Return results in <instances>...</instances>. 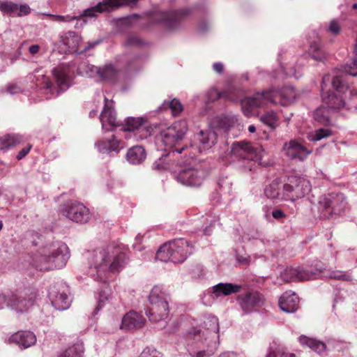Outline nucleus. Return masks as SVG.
Segmentation results:
<instances>
[{
  "label": "nucleus",
  "mask_w": 357,
  "mask_h": 357,
  "mask_svg": "<svg viewBox=\"0 0 357 357\" xmlns=\"http://www.w3.org/2000/svg\"><path fill=\"white\" fill-rule=\"evenodd\" d=\"M26 247L35 250L29 252L24 261L29 268L46 272L63 268L70 258L67 245L61 241H46L43 236L34 230H29L22 240Z\"/></svg>",
  "instance_id": "f257e3e1"
},
{
  "label": "nucleus",
  "mask_w": 357,
  "mask_h": 357,
  "mask_svg": "<svg viewBox=\"0 0 357 357\" xmlns=\"http://www.w3.org/2000/svg\"><path fill=\"white\" fill-rule=\"evenodd\" d=\"M219 321L212 315L205 317L203 325L186 331L178 342V349H183L190 357H211L219 344Z\"/></svg>",
  "instance_id": "f03ea898"
},
{
  "label": "nucleus",
  "mask_w": 357,
  "mask_h": 357,
  "mask_svg": "<svg viewBox=\"0 0 357 357\" xmlns=\"http://www.w3.org/2000/svg\"><path fill=\"white\" fill-rule=\"evenodd\" d=\"M87 274L94 280L105 282L107 272H119L128 263L127 249L112 243L86 252Z\"/></svg>",
  "instance_id": "7ed1b4c3"
},
{
  "label": "nucleus",
  "mask_w": 357,
  "mask_h": 357,
  "mask_svg": "<svg viewBox=\"0 0 357 357\" xmlns=\"http://www.w3.org/2000/svg\"><path fill=\"white\" fill-rule=\"evenodd\" d=\"M82 66H77L75 62L61 63L52 69V75L56 82L54 84L50 77L35 72L30 76L38 93L45 99H51L66 91L72 85L75 74L83 75Z\"/></svg>",
  "instance_id": "20e7f679"
},
{
  "label": "nucleus",
  "mask_w": 357,
  "mask_h": 357,
  "mask_svg": "<svg viewBox=\"0 0 357 357\" xmlns=\"http://www.w3.org/2000/svg\"><path fill=\"white\" fill-rule=\"evenodd\" d=\"M320 91L323 102L329 107L357 110V90H349L341 76L325 75L321 80Z\"/></svg>",
  "instance_id": "39448f33"
},
{
  "label": "nucleus",
  "mask_w": 357,
  "mask_h": 357,
  "mask_svg": "<svg viewBox=\"0 0 357 357\" xmlns=\"http://www.w3.org/2000/svg\"><path fill=\"white\" fill-rule=\"evenodd\" d=\"M297 93L291 86H284L280 90L273 88L262 91H257L253 95L241 100V106L243 114L251 116L254 109L264 107L268 103L287 106L296 101Z\"/></svg>",
  "instance_id": "423d86ee"
},
{
  "label": "nucleus",
  "mask_w": 357,
  "mask_h": 357,
  "mask_svg": "<svg viewBox=\"0 0 357 357\" xmlns=\"http://www.w3.org/2000/svg\"><path fill=\"white\" fill-rule=\"evenodd\" d=\"M188 130L185 120L175 121L170 126L162 130L160 133V139L165 146V151H172L176 154H183L184 157L193 158L195 154L192 153L194 146L188 145L183 142Z\"/></svg>",
  "instance_id": "0eeeda50"
},
{
  "label": "nucleus",
  "mask_w": 357,
  "mask_h": 357,
  "mask_svg": "<svg viewBox=\"0 0 357 357\" xmlns=\"http://www.w3.org/2000/svg\"><path fill=\"white\" fill-rule=\"evenodd\" d=\"M150 307L146 310V315L151 322H162L165 328L169 317L171 296L160 285H155L148 296Z\"/></svg>",
  "instance_id": "6e6552de"
},
{
  "label": "nucleus",
  "mask_w": 357,
  "mask_h": 357,
  "mask_svg": "<svg viewBox=\"0 0 357 357\" xmlns=\"http://www.w3.org/2000/svg\"><path fill=\"white\" fill-rule=\"evenodd\" d=\"M192 252V243L187 239L181 238L164 243L157 251L155 257L164 262L183 263Z\"/></svg>",
  "instance_id": "1a4fd4ad"
},
{
  "label": "nucleus",
  "mask_w": 357,
  "mask_h": 357,
  "mask_svg": "<svg viewBox=\"0 0 357 357\" xmlns=\"http://www.w3.org/2000/svg\"><path fill=\"white\" fill-rule=\"evenodd\" d=\"M347 201L344 194L333 192L319 197L317 209L322 218H333L344 213Z\"/></svg>",
  "instance_id": "9d476101"
},
{
  "label": "nucleus",
  "mask_w": 357,
  "mask_h": 357,
  "mask_svg": "<svg viewBox=\"0 0 357 357\" xmlns=\"http://www.w3.org/2000/svg\"><path fill=\"white\" fill-rule=\"evenodd\" d=\"M38 291L32 287L19 289L7 294V306L17 313H24L33 305Z\"/></svg>",
  "instance_id": "9b49d317"
},
{
  "label": "nucleus",
  "mask_w": 357,
  "mask_h": 357,
  "mask_svg": "<svg viewBox=\"0 0 357 357\" xmlns=\"http://www.w3.org/2000/svg\"><path fill=\"white\" fill-rule=\"evenodd\" d=\"M121 131L125 133L126 139L139 141L151 136L153 128L148 124L146 117L128 116L121 123Z\"/></svg>",
  "instance_id": "f8f14e48"
},
{
  "label": "nucleus",
  "mask_w": 357,
  "mask_h": 357,
  "mask_svg": "<svg viewBox=\"0 0 357 357\" xmlns=\"http://www.w3.org/2000/svg\"><path fill=\"white\" fill-rule=\"evenodd\" d=\"M263 151L259 148H254L250 144L244 142L234 143L231 153L245 164V171H252L256 162L261 163L263 158Z\"/></svg>",
  "instance_id": "ddd939ff"
},
{
  "label": "nucleus",
  "mask_w": 357,
  "mask_h": 357,
  "mask_svg": "<svg viewBox=\"0 0 357 357\" xmlns=\"http://www.w3.org/2000/svg\"><path fill=\"white\" fill-rule=\"evenodd\" d=\"M206 176L204 169L195 168L189 164H177L174 170V179L186 186L198 187L202 185Z\"/></svg>",
  "instance_id": "4468645a"
},
{
  "label": "nucleus",
  "mask_w": 357,
  "mask_h": 357,
  "mask_svg": "<svg viewBox=\"0 0 357 357\" xmlns=\"http://www.w3.org/2000/svg\"><path fill=\"white\" fill-rule=\"evenodd\" d=\"M312 189L309 180L303 176H291L283 185V199L284 201L295 202L307 195Z\"/></svg>",
  "instance_id": "2eb2a0df"
},
{
  "label": "nucleus",
  "mask_w": 357,
  "mask_h": 357,
  "mask_svg": "<svg viewBox=\"0 0 357 357\" xmlns=\"http://www.w3.org/2000/svg\"><path fill=\"white\" fill-rule=\"evenodd\" d=\"M190 13L188 8H183L179 10H154L149 16L152 23L161 24L167 29L177 28L182 18Z\"/></svg>",
  "instance_id": "dca6fc26"
},
{
  "label": "nucleus",
  "mask_w": 357,
  "mask_h": 357,
  "mask_svg": "<svg viewBox=\"0 0 357 357\" xmlns=\"http://www.w3.org/2000/svg\"><path fill=\"white\" fill-rule=\"evenodd\" d=\"M298 340L303 346L310 348L311 350L319 354H321L326 350L344 351L349 347V344L348 342L333 338L328 339L326 342H324L314 338L301 335L299 337Z\"/></svg>",
  "instance_id": "f3484780"
},
{
  "label": "nucleus",
  "mask_w": 357,
  "mask_h": 357,
  "mask_svg": "<svg viewBox=\"0 0 357 357\" xmlns=\"http://www.w3.org/2000/svg\"><path fill=\"white\" fill-rule=\"evenodd\" d=\"M61 213L68 219L79 224H85L91 218L89 209L82 203L75 200L65 203L62 206Z\"/></svg>",
  "instance_id": "a211bd4d"
},
{
  "label": "nucleus",
  "mask_w": 357,
  "mask_h": 357,
  "mask_svg": "<svg viewBox=\"0 0 357 357\" xmlns=\"http://www.w3.org/2000/svg\"><path fill=\"white\" fill-rule=\"evenodd\" d=\"M68 291V287L63 282L55 283L50 287L48 297L56 310H65L70 306L71 299Z\"/></svg>",
  "instance_id": "6ab92c4d"
},
{
  "label": "nucleus",
  "mask_w": 357,
  "mask_h": 357,
  "mask_svg": "<svg viewBox=\"0 0 357 357\" xmlns=\"http://www.w3.org/2000/svg\"><path fill=\"white\" fill-rule=\"evenodd\" d=\"M126 146V142L114 134L110 137L100 139L95 142V147L100 153L109 156L116 155Z\"/></svg>",
  "instance_id": "aec40b11"
},
{
  "label": "nucleus",
  "mask_w": 357,
  "mask_h": 357,
  "mask_svg": "<svg viewBox=\"0 0 357 357\" xmlns=\"http://www.w3.org/2000/svg\"><path fill=\"white\" fill-rule=\"evenodd\" d=\"M241 286L232 283L220 282L204 293L202 302L206 305H211L215 298L226 296L238 292Z\"/></svg>",
  "instance_id": "412c9836"
},
{
  "label": "nucleus",
  "mask_w": 357,
  "mask_h": 357,
  "mask_svg": "<svg viewBox=\"0 0 357 357\" xmlns=\"http://www.w3.org/2000/svg\"><path fill=\"white\" fill-rule=\"evenodd\" d=\"M86 73L89 77L98 76L100 81L110 83L115 82L119 75V71L117 67L112 64H107L102 67H98L93 65H84Z\"/></svg>",
  "instance_id": "4be33fe9"
},
{
  "label": "nucleus",
  "mask_w": 357,
  "mask_h": 357,
  "mask_svg": "<svg viewBox=\"0 0 357 357\" xmlns=\"http://www.w3.org/2000/svg\"><path fill=\"white\" fill-rule=\"evenodd\" d=\"M104 100L105 105L99 118L102 130L111 131L114 128L121 127V123L116 119V113L113 107V101L109 100L106 97Z\"/></svg>",
  "instance_id": "5701e85b"
},
{
  "label": "nucleus",
  "mask_w": 357,
  "mask_h": 357,
  "mask_svg": "<svg viewBox=\"0 0 357 357\" xmlns=\"http://www.w3.org/2000/svg\"><path fill=\"white\" fill-rule=\"evenodd\" d=\"M281 279L286 282H302L317 278V273L300 267H287L280 274Z\"/></svg>",
  "instance_id": "b1692460"
},
{
  "label": "nucleus",
  "mask_w": 357,
  "mask_h": 357,
  "mask_svg": "<svg viewBox=\"0 0 357 357\" xmlns=\"http://www.w3.org/2000/svg\"><path fill=\"white\" fill-rule=\"evenodd\" d=\"M291 53L287 51L281 50L278 53V60L280 66V71L278 73H275V77L283 78L284 77H294L296 79H298L302 75V68L298 66L297 69L294 66L290 65L289 63H286L287 59L291 56Z\"/></svg>",
  "instance_id": "393cba45"
},
{
  "label": "nucleus",
  "mask_w": 357,
  "mask_h": 357,
  "mask_svg": "<svg viewBox=\"0 0 357 357\" xmlns=\"http://www.w3.org/2000/svg\"><path fill=\"white\" fill-rule=\"evenodd\" d=\"M242 241L248 243L252 248L259 252L270 250L271 241L259 231L246 233L242 236Z\"/></svg>",
  "instance_id": "a878e982"
},
{
  "label": "nucleus",
  "mask_w": 357,
  "mask_h": 357,
  "mask_svg": "<svg viewBox=\"0 0 357 357\" xmlns=\"http://www.w3.org/2000/svg\"><path fill=\"white\" fill-rule=\"evenodd\" d=\"M284 149L289 158L299 161L305 160L312 153L311 149H307L304 145L295 139L286 142Z\"/></svg>",
  "instance_id": "bb28decb"
},
{
  "label": "nucleus",
  "mask_w": 357,
  "mask_h": 357,
  "mask_svg": "<svg viewBox=\"0 0 357 357\" xmlns=\"http://www.w3.org/2000/svg\"><path fill=\"white\" fill-rule=\"evenodd\" d=\"M196 140L197 142V146H194L192 153H195L194 150L195 149H197L199 153L207 151L216 143V131L211 129L200 130L196 136Z\"/></svg>",
  "instance_id": "cd10ccee"
},
{
  "label": "nucleus",
  "mask_w": 357,
  "mask_h": 357,
  "mask_svg": "<svg viewBox=\"0 0 357 357\" xmlns=\"http://www.w3.org/2000/svg\"><path fill=\"white\" fill-rule=\"evenodd\" d=\"M205 96L208 102H213L219 98H222L229 102H236L240 99L241 91L230 86L225 91L220 92L216 89L211 88L206 93Z\"/></svg>",
  "instance_id": "c85d7f7f"
},
{
  "label": "nucleus",
  "mask_w": 357,
  "mask_h": 357,
  "mask_svg": "<svg viewBox=\"0 0 357 357\" xmlns=\"http://www.w3.org/2000/svg\"><path fill=\"white\" fill-rule=\"evenodd\" d=\"M36 335L30 331H20L13 334L9 342L15 343L22 349H27L36 342Z\"/></svg>",
  "instance_id": "c756f323"
},
{
  "label": "nucleus",
  "mask_w": 357,
  "mask_h": 357,
  "mask_svg": "<svg viewBox=\"0 0 357 357\" xmlns=\"http://www.w3.org/2000/svg\"><path fill=\"white\" fill-rule=\"evenodd\" d=\"M243 310L248 313L255 307H261L264 303L263 296L258 292H250L238 299Z\"/></svg>",
  "instance_id": "7c9ffc66"
},
{
  "label": "nucleus",
  "mask_w": 357,
  "mask_h": 357,
  "mask_svg": "<svg viewBox=\"0 0 357 357\" xmlns=\"http://www.w3.org/2000/svg\"><path fill=\"white\" fill-rule=\"evenodd\" d=\"M175 154L172 151H165L153 162V169L160 172L169 171L174 175V170L176 169L178 164L173 161Z\"/></svg>",
  "instance_id": "2f4dec72"
},
{
  "label": "nucleus",
  "mask_w": 357,
  "mask_h": 357,
  "mask_svg": "<svg viewBox=\"0 0 357 357\" xmlns=\"http://www.w3.org/2000/svg\"><path fill=\"white\" fill-rule=\"evenodd\" d=\"M145 321L142 314L130 311L123 317L121 328L126 330L141 328L144 326Z\"/></svg>",
  "instance_id": "473e14b6"
},
{
  "label": "nucleus",
  "mask_w": 357,
  "mask_h": 357,
  "mask_svg": "<svg viewBox=\"0 0 357 357\" xmlns=\"http://www.w3.org/2000/svg\"><path fill=\"white\" fill-rule=\"evenodd\" d=\"M279 305L282 311L293 313L298 308L299 298L294 292L285 291L280 298Z\"/></svg>",
  "instance_id": "72a5a7b5"
},
{
  "label": "nucleus",
  "mask_w": 357,
  "mask_h": 357,
  "mask_svg": "<svg viewBox=\"0 0 357 357\" xmlns=\"http://www.w3.org/2000/svg\"><path fill=\"white\" fill-rule=\"evenodd\" d=\"M238 119L235 115L228 114L215 117L212 121L213 127L217 130L227 132L231 128L237 123Z\"/></svg>",
  "instance_id": "f704fd0d"
},
{
  "label": "nucleus",
  "mask_w": 357,
  "mask_h": 357,
  "mask_svg": "<svg viewBox=\"0 0 357 357\" xmlns=\"http://www.w3.org/2000/svg\"><path fill=\"white\" fill-rule=\"evenodd\" d=\"M264 195L270 199L276 201H284L283 199V187L278 180H274L268 185H266L264 190Z\"/></svg>",
  "instance_id": "c9c22d12"
},
{
  "label": "nucleus",
  "mask_w": 357,
  "mask_h": 357,
  "mask_svg": "<svg viewBox=\"0 0 357 357\" xmlns=\"http://www.w3.org/2000/svg\"><path fill=\"white\" fill-rule=\"evenodd\" d=\"M146 153L142 146H134L126 153V160L132 165H139L146 159Z\"/></svg>",
  "instance_id": "e433bc0d"
},
{
  "label": "nucleus",
  "mask_w": 357,
  "mask_h": 357,
  "mask_svg": "<svg viewBox=\"0 0 357 357\" xmlns=\"http://www.w3.org/2000/svg\"><path fill=\"white\" fill-rule=\"evenodd\" d=\"M61 43L69 50L77 52L79 51L81 36L75 31H68L61 36Z\"/></svg>",
  "instance_id": "4c0bfd02"
},
{
  "label": "nucleus",
  "mask_w": 357,
  "mask_h": 357,
  "mask_svg": "<svg viewBox=\"0 0 357 357\" xmlns=\"http://www.w3.org/2000/svg\"><path fill=\"white\" fill-rule=\"evenodd\" d=\"M308 54L312 59L317 61H324L327 54L319 39L309 42Z\"/></svg>",
  "instance_id": "58836bf2"
},
{
  "label": "nucleus",
  "mask_w": 357,
  "mask_h": 357,
  "mask_svg": "<svg viewBox=\"0 0 357 357\" xmlns=\"http://www.w3.org/2000/svg\"><path fill=\"white\" fill-rule=\"evenodd\" d=\"M327 105V107L324 106L318 107L313 114V117L315 121L319 123L321 125L328 126L331 123L330 119V110H335V109H332Z\"/></svg>",
  "instance_id": "ea45409f"
},
{
  "label": "nucleus",
  "mask_w": 357,
  "mask_h": 357,
  "mask_svg": "<svg viewBox=\"0 0 357 357\" xmlns=\"http://www.w3.org/2000/svg\"><path fill=\"white\" fill-rule=\"evenodd\" d=\"M279 116L273 110L264 112L259 116V121L271 130H275L279 126Z\"/></svg>",
  "instance_id": "a19ab883"
},
{
  "label": "nucleus",
  "mask_w": 357,
  "mask_h": 357,
  "mask_svg": "<svg viewBox=\"0 0 357 357\" xmlns=\"http://www.w3.org/2000/svg\"><path fill=\"white\" fill-rule=\"evenodd\" d=\"M11 49L15 50L13 52H8L6 50V61H3L6 65H12L18 61L22 55V45H19L17 42L10 44Z\"/></svg>",
  "instance_id": "79ce46f5"
},
{
  "label": "nucleus",
  "mask_w": 357,
  "mask_h": 357,
  "mask_svg": "<svg viewBox=\"0 0 357 357\" xmlns=\"http://www.w3.org/2000/svg\"><path fill=\"white\" fill-rule=\"evenodd\" d=\"M84 353V347L82 342H77L75 344L69 347L57 357H82Z\"/></svg>",
  "instance_id": "37998d69"
},
{
  "label": "nucleus",
  "mask_w": 357,
  "mask_h": 357,
  "mask_svg": "<svg viewBox=\"0 0 357 357\" xmlns=\"http://www.w3.org/2000/svg\"><path fill=\"white\" fill-rule=\"evenodd\" d=\"M266 357H295V354L286 352L284 347L273 342L270 344Z\"/></svg>",
  "instance_id": "c03bdc74"
},
{
  "label": "nucleus",
  "mask_w": 357,
  "mask_h": 357,
  "mask_svg": "<svg viewBox=\"0 0 357 357\" xmlns=\"http://www.w3.org/2000/svg\"><path fill=\"white\" fill-rule=\"evenodd\" d=\"M332 135V130L328 128H321L307 134V139L310 142H317Z\"/></svg>",
  "instance_id": "a18cd8bd"
},
{
  "label": "nucleus",
  "mask_w": 357,
  "mask_h": 357,
  "mask_svg": "<svg viewBox=\"0 0 357 357\" xmlns=\"http://www.w3.org/2000/svg\"><path fill=\"white\" fill-rule=\"evenodd\" d=\"M355 55L344 65V71L349 75L357 76V40L354 47Z\"/></svg>",
  "instance_id": "49530a36"
},
{
  "label": "nucleus",
  "mask_w": 357,
  "mask_h": 357,
  "mask_svg": "<svg viewBox=\"0 0 357 357\" xmlns=\"http://www.w3.org/2000/svg\"><path fill=\"white\" fill-rule=\"evenodd\" d=\"M21 137L19 135H8L0 139V149H7L19 143Z\"/></svg>",
  "instance_id": "de8ad7c7"
},
{
  "label": "nucleus",
  "mask_w": 357,
  "mask_h": 357,
  "mask_svg": "<svg viewBox=\"0 0 357 357\" xmlns=\"http://www.w3.org/2000/svg\"><path fill=\"white\" fill-rule=\"evenodd\" d=\"M0 11L3 15H8L12 17H15L17 13V3L12 1H1L0 2Z\"/></svg>",
  "instance_id": "09e8293b"
},
{
  "label": "nucleus",
  "mask_w": 357,
  "mask_h": 357,
  "mask_svg": "<svg viewBox=\"0 0 357 357\" xmlns=\"http://www.w3.org/2000/svg\"><path fill=\"white\" fill-rule=\"evenodd\" d=\"M162 107H169L174 116L179 114L183 111V105L181 102L174 98L169 102L165 101Z\"/></svg>",
  "instance_id": "8fccbe9b"
},
{
  "label": "nucleus",
  "mask_w": 357,
  "mask_h": 357,
  "mask_svg": "<svg viewBox=\"0 0 357 357\" xmlns=\"http://www.w3.org/2000/svg\"><path fill=\"white\" fill-rule=\"evenodd\" d=\"M216 212H213L210 213L206 214V217L204 218L207 222H209V225L206 226L204 228V234L205 235H210L212 231V227H214L216 222L219 220V216L216 215Z\"/></svg>",
  "instance_id": "3c124183"
},
{
  "label": "nucleus",
  "mask_w": 357,
  "mask_h": 357,
  "mask_svg": "<svg viewBox=\"0 0 357 357\" xmlns=\"http://www.w3.org/2000/svg\"><path fill=\"white\" fill-rule=\"evenodd\" d=\"M328 277L330 278L343 281H349L351 280V274L349 272L338 270L331 271Z\"/></svg>",
  "instance_id": "603ef678"
},
{
  "label": "nucleus",
  "mask_w": 357,
  "mask_h": 357,
  "mask_svg": "<svg viewBox=\"0 0 357 357\" xmlns=\"http://www.w3.org/2000/svg\"><path fill=\"white\" fill-rule=\"evenodd\" d=\"M145 43L137 36H130L128 37L125 45L128 47H142Z\"/></svg>",
  "instance_id": "864d4df0"
},
{
  "label": "nucleus",
  "mask_w": 357,
  "mask_h": 357,
  "mask_svg": "<svg viewBox=\"0 0 357 357\" xmlns=\"http://www.w3.org/2000/svg\"><path fill=\"white\" fill-rule=\"evenodd\" d=\"M6 33L4 35L0 34V59L2 61H6V53L7 46H10V43L7 41L6 38Z\"/></svg>",
  "instance_id": "5fc2aeb1"
},
{
  "label": "nucleus",
  "mask_w": 357,
  "mask_h": 357,
  "mask_svg": "<svg viewBox=\"0 0 357 357\" xmlns=\"http://www.w3.org/2000/svg\"><path fill=\"white\" fill-rule=\"evenodd\" d=\"M341 27L342 26L340 20L333 19L329 22L327 31L332 35L337 36L340 33Z\"/></svg>",
  "instance_id": "6e6d98bb"
},
{
  "label": "nucleus",
  "mask_w": 357,
  "mask_h": 357,
  "mask_svg": "<svg viewBox=\"0 0 357 357\" xmlns=\"http://www.w3.org/2000/svg\"><path fill=\"white\" fill-rule=\"evenodd\" d=\"M138 357H162V355L154 348L146 347Z\"/></svg>",
  "instance_id": "4d7b16f0"
},
{
  "label": "nucleus",
  "mask_w": 357,
  "mask_h": 357,
  "mask_svg": "<svg viewBox=\"0 0 357 357\" xmlns=\"http://www.w3.org/2000/svg\"><path fill=\"white\" fill-rule=\"evenodd\" d=\"M31 13V8L26 3H17V13L15 17H23L28 15Z\"/></svg>",
  "instance_id": "13d9d810"
},
{
  "label": "nucleus",
  "mask_w": 357,
  "mask_h": 357,
  "mask_svg": "<svg viewBox=\"0 0 357 357\" xmlns=\"http://www.w3.org/2000/svg\"><path fill=\"white\" fill-rule=\"evenodd\" d=\"M107 188L111 192H116L118 188L123 186V183L119 180L111 178L107 182Z\"/></svg>",
  "instance_id": "bf43d9fd"
},
{
  "label": "nucleus",
  "mask_w": 357,
  "mask_h": 357,
  "mask_svg": "<svg viewBox=\"0 0 357 357\" xmlns=\"http://www.w3.org/2000/svg\"><path fill=\"white\" fill-rule=\"evenodd\" d=\"M106 301H107V296L102 297V295H100V297L98 298L97 301V305L92 313L93 318H95L96 315L98 314L99 310H100L105 306Z\"/></svg>",
  "instance_id": "052dcab7"
},
{
  "label": "nucleus",
  "mask_w": 357,
  "mask_h": 357,
  "mask_svg": "<svg viewBox=\"0 0 357 357\" xmlns=\"http://www.w3.org/2000/svg\"><path fill=\"white\" fill-rule=\"evenodd\" d=\"M31 146L28 145V146L24 147L23 149H22L18 152L17 155H16V158L18 160H22L23 158H24L29 153V152L31 150Z\"/></svg>",
  "instance_id": "680f3d73"
},
{
  "label": "nucleus",
  "mask_w": 357,
  "mask_h": 357,
  "mask_svg": "<svg viewBox=\"0 0 357 357\" xmlns=\"http://www.w3.org/2000/svg\"><path fill=\"white\" fill-rule=\"evenodd\" d=\"M7 91L13 96L19 93L21 91V89L16 84H10L7 88Z\"/></svg>",
  "instance_id": "e2e57ef3"
},
{
  "label": "nucleus",
  "mask_w": 357,
  "mask_h": 357,
  "mask_svg": "<svg viewBox=\"0 0 357 357\" xmlns=\"http://www.w3.org/2000/svg\"><path fill=\"white\" fill-rule=\"evenodd\" d=\"M271 214L272 216L276 220H280L285 217L284 211H282L281 209H274L273 210Z\"/></svg>",
  "instance_id": "0e129e2a"
},
{
  "label": "nucleus",
  "mask_w": 357,
  "mask_h": 357,
  "mask_svg": "<svg viewBox=\"0 0 357 357\" xmlns=\"http://www.w3.org/2000/svg\"><path fill=\"white\" fill-rule=\"evenodd\" d=\"M223 68H224V66L221 62H216V63H214L213 65V70L219 74L222 73Z\"/></svg>",
  "instance_id": "69168bd1"
},
{
  "label": "nucleus",
  "mask_w": 357,
  "mask_h": 357,
  "mask_svg": "<svg viewBox=\"0 0 357 357\" xmlns=\"http://www.w3.org/2000/svg\"><path fill=\"white\" fill-rule=\"evenodd\" d=\"M8 297L7 294H4L0 291V309H2L4 305H7Z\"/></svg>",
  "instance_id": "338daca9"
},
{
  "label": "nucleus",
  "mask_w": 357,
  "mask_h": 357,
  "mask_svg": "<svg viewBox=\"0 0 357 357\" xmlns=\"http://www.w3.org/2000/svg\"><path fill=\"white\" fill-rule=\"evenodd\" d=\"M40 50V46L38 45H32L29 47V51L31 54H36Z\"/></svg>",
  "instance_id": "774afa93"
}]
</instances>
